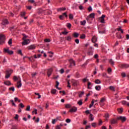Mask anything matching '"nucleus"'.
<instances>
[{"instance_id": "nucleus-1", "label": "nucleus", "mask_w": 129, "mask_h": 129, "mask_svg": "<svg viewBox=\"0 0 129 129\" xmlns=\"http://www.w3.org/2000/svg\"><path fill=\"white\" fill-rule=\"evenodd\" d=\"M6 39V37L4 34H0V45H2L5 43V40Z\"/></svg>"}, {"instance_id": "nucleus-2", "label": "nucleus", "mask_w": 129, "mask_h": 129, "mask_svg": "<svg viewBox=\"0 0 129 129\" xmlns=\"http://www.w3.org/2000/svg\"><path fill=\"white\" fill-rule=\"evenodd\" d=\"M104 18H105V15H102V16L99 18L100 23H102V24L105 23V20H104Z\"/></svg>"}, {"instance_id": "nucleus-3", "label": "nucleus", "mask_w": 129, "mask_h": 129, "mask_svg": "<svg viewBox=\"0 0 129 129\" xmlns=\"http://www.w3.org/2000/svg\"><path fill=\"white\" fill-rule=\"evenodd\" d=\"M5 53H8L9 55H13L14 54V51L13 50H10L9 49H4Z\"/></svg>"}, {"instance_id": "nucleus-4", "label": "nucleus", "mask_w": 129, "mask_h": 129, "mask_svg": "<svg viewBox=\"0 0 129 129\" xmlns=\"http://www.w3.org/2000/svg\"><path fill=\"white\" fill-rule=\"evenodd\" d=\"M117 120H121L123 122L125 121L126 120V118L124 116H119L117 117Z\"/></svg>"}, {"instance_id": "nucleus-5", "label": "nucleus", "mask_w": 129, "mask_h": 129, "mask_svg": "<svg viewBox=\"0 0 129 129\" xmlns=\"http://www.w3.org/2000/svg\"><path fill=\"white\" fill-rule=\"evenodd\" d=\"M24 41L22 42V45H28V44H30V39H26L25 38H23Z\"/></svg>"}, {"instance_id": "nucleus-6", "label": "nucleus", "mask_w": 129, "mask_h": 129, "mask_svg": "<svg viewBox=\"0 0 129 129\" xmlns=\"http://www.w3.org/2000/svg\"><path fill=\"white\" fill-rule=\"evenodd\" d=\"M106 100V99L105 98H102L101 99L100 101V104L101 106H103L104 105V102Z\"/></svg>"}, {"instance_id": "nucleus-7", "label": "nucleus", "mask_w": 129, "mask_h": 129, "mask_svg": "<svg viewBox=\"0 0 129 129\" xmlns=\"http://www.w3.org/2000/svg\"><path fill=\"white\" fill-rule=\"evenodd\" d=\"M10 72H13V71L10 70V71H7V73L5 76V78L6 79H8V78H10V77L11 76V73H10Z\"/></svg>"}, {"instance_id": "nucleus-8", "label": "nucleus", "mask_w": 129, "mask_h": 129, "mask_svg": "<svg viewBox=\"0 0 129 129\" xmlns=\"http://www.w3.org/2000/svg\"><path fill=\"white\" fill-rule=\"evenodd\" d=\"M65 16L66 18H68V16L67 15V13L65 12L62 14V15L59 16L60 20H64V16Z\"/></svg>"}, {"instance_id": "nucleus-9", "label": "nucleus", "mask_w": 129, "mask_h": 129, "mask_svg": "<svg viewBox=\"0 0 129 129\" xmlns=\"http://www.w3.org/2000/svg\"><path fill=\"white\" fill-rule=\"evenodd\" d=\"M72 82L73 86H78V85H79V82H78V81L74 80Z\"/></svg>"}, {"instance_id": "nucleus-10", "label": "nucleus", "mask_w": 129, "mask_h": 129, "mask_svg": "<svg viewBox=\"0 0 129 129\" xmlns=\"http://www.w3.org/2000/svg\"><path fill=\"white\" fill-rule=\"evenodd\" d=\"M77 111V107H73L70 110L69 112H76Z\"/></svg>"}, {"instance_id": "nucleus-11", "label": "nucleus", "mask_w": 129, "mask_h": 129, "mask_svg": "<svg viewBox=\"0 0 129 129\" xmlns=\"http://www.w3.org/2000/svg\"><path fill=\"white\" fill-rule=\"evenodd\" d=\"M35 49H36L35 45H31L28 46V50H35Z\"/></svg>"}, {"instance_id": "nucleus-12", "label": "nucleus", "mask_w": 129, "mask_h": 129, "mask_svg": "<svg viewBox=\"0 0 129 129\" xmlns=\"http://www.w3.org/2000/svg\"><path fill=\"white\" fill-rule=\"evenodd\" d=\"M52 71H53V70L52 69V68H50L48 70L47 75H48V77H49V76H51Z\"/></svg>"}, {"instance_id": "nucleus-13", "label": "nucleus", "mask_w": 129, "mask_h": 129, "mask_svg": "<svg viewBox=\"0 0 129 129\" xmlns=\"http://www.w3.org/2000/svg\"><path fill=\"white\" fill-rule=\"evenodd\" d=\"M17 87L18 88H21L22 87V83L21 82V79L17 82Z\"/></svg>"}, {"instance_id": "nucleus-14", "label": "nucleus", "mask_w": 129, "mask_h": 129, "mask_svg": "<svg viewBox=\"0 0 129 129\" xmlns=\"http://www.w3.org/2000/svg\"><path fill=\"white\" fill-rule=\"evenodd\" d=\"M8 24H9V21H8V20L5 19L3 21L2 25H8Z\"/></svg>"}, {"instance_id": "nucleus-15", "label": "nucleus", "mask_w": 129, "mask_h": 129, "mask_svg": "<svg viewBox=\"0 0 129 129\" xmlns=\"http://www.w3.org/2000/svg\"><path fill=\"white\" fill-rule=\"evenodd\" d=\"M20 79H21V78L20 77H18L16 76H14V77H13V80H14V81H17V80L20 81Z\"/></svg>"}, {"instance_id": "nucleus-16", "label": "nucleus", "mask_w": 129, "mask_h": 129, "mask_svg": "<svg viewBox=\"0 0 129 129\" xmlns=\"http://www.w3.org/2000/svg\"><path fill=\"white\" fill-rule=\"evenodd\" d=\"M92 42L93 43H96V42H97V38L95 36H93L92 39Z\"/></svg>"}, {"instance_id": "nucleus-17", "label": "nucleus", "mask_w": 129, "mask_h": 129, "mask_svg": "<svg viewBox=\"0 0 129 129\" xmlns=\"http://www.w3.org/2000/svg\"><path fill=\"white\" fill-rule=\"evenodd\" d=\"M95 88L96 90H97V91H100V90H101V86H96L95 87Z\"/></svg>"}, {"instance_id": "nucleus-18", "label": "nucleus", "mask_w": 129, "mask_h": 129, "mask_svg": "<svg viewBox=\"0 0 129 129\" xmlns=\"http://www.w3.org/2000/svg\"><path fill=\"white\" fill-rule=\"evenodd\" d=\"M4 84H5V85H8V86H10V85H11L12 83H11V82L10 81H8L4 82Z\"/></svg>"}, {"instance_id": "nucleus-19", "label": "nucleus", "mask_w": 129, "mask_h": 129, "mask_svg": "<svg viewBox=\"0 0 129 129\" xmlns=\"http://www.w3.org/2000/svg\"><path fill=\"white\" fill-rule=\"evenodd\" d=\"M69 61H70V63H71V64L72 65V66H75V61H74V60H73V59H70V60H69Z\"/></svg>"}, {"instance_id": "nucleus-20", "label": "nucleus", "mask_w": 129, "mask_h": 129, "mask_svg": "<svg viewBox=\"0 0 129 129\" xmlns=\"http://www.w3.org/2000/svg\"><path fill=\"white\" fill-rule=\"evenodd\" d=\"M95 83L96 84H100L101 83V81L99 79H96L95 80Z\"/></svg>"}, {"instance_id": "nucleus-21", "label": "nucleus", "mask_w": 129, "mask_h": 129, "mask_svg": "<svg viewBox=\"0 0 129 129\" xmlns=\"http://www.w3.org/2000/svg\"><path fill=\"white\" fill-rule=\"evenodd\" d=\"M117 110L119 113H122V112L123 111V108H118Z\"/></svg>"}, {"instance_id": "nucleus-22", "label": "nucleus", "mask_w": 129, "mask_h": 129, "mask_svg": "<svg viewBox=\"0 0 129 129\" xmlns=\"http://www.w3.org/2000/svg\"><path fill=\"white\" fill-rule=\"evenodd\" d=\"M66 10V8H60L57 9V12H63V11H65Z\"/></svg>"}, {"instance_id": "nucleus-23", "label": "nucleus", "mask_w": 129, "mask_h": 129, "mask_svg": "<svg viewBox=\"0 0 129 129\" xmlns=\"http://www.w3.org/2000/svg\"><path fill=\"white\" fill-rule=\"evenodd\" d=\"M56 92H57L56 89H53L51 90V93L52 94H56Z\"/></svg>"}, {"instance_id": "nucleus-24", "label": "nucleus", "mask_w": 129, "mask_h": 129, "mask_svg": "<svg viewBox=\"0 0 129 129\" xmlns=\"http://www.w3.org/2000/svg\"><path fill=\"white\" fill-rule=\"evenodd\" d=\"M88 55L89 56H92V55H93V50H89L88 52Z\"/></svg>"}, {"instance_id": "nucleus-25", "label": "nucleus", "mask_w": 129, "mask_h": 129, "mask_svg": "<svg viewBox=\"0 0 129 129\" xmlns=\"http://www.w3.org/2000/svg\"><path fill=\"white\" fill-rule=\"evenodd\" d=\"M109 63H110V64L112 66L114 65V61H113V60H112V59H110L109 60Z\"/></svg>"}, {"instance_id": "nucleus-26", "label": "nucleus", "mask_w": 129, "mask_h": 129, "mask_svg": "<svg viewBox=\"0 0 129 129\" xmlns=\"http://www.w3.org/2000/svg\"><path fill=\"white\" fill-rule=\"evenodd\" d=\"M122 68H128L129 64H124L121 65Z\"/></svg>"}, {"instance_id": "nucleus-27", "label": "nucleus", "mask_w": 129, "mask_h": 129, "mask_svg": "<svg viewBox=\"0 0 129 129\" xmlns=\"http://www.w3.org/2000/svg\"><path fill=\"white\" fill-rule=\"evenodd\" d=\"M102 76L103 77H106V78H109L108 76H107V74L106 73H103L102 74Z\"/></svg>"}, {"instance_id": "nucleus-28", "label": "nucleus", "mask_w": 129, "mask_h": 129, "mask_svg": "<svg viewBox=\"0 0 129 129\" xmlns=\"http://www.w3.org/2000/svg\"><path fill=\"white\" fill-rule=\"evenodd\" d=\"M80 23L82 26H85V24H86V21L83 20V21H81Z\"/></svg>"}, {"instance_id": "nucleus-29", "label": "nucleus", "mask_w": 129, "mask_h": 129, "mask_svg": "<svg viewBox=\"0 0 129 129\" xmlns=\"http://www.w3.org/2000/svg\"><path fill=\"white\" fill-rule=\"evenodd\" d=\"M109 89L110 90H112V91H115V88H114V87L112 86H110L109 87Z\"/></svg>"}, {"instance_id": "nucleus-30", "label": "nucleus", "mask_w": 129, "mask_h": 129, "mask_svg": "<svg viewBox=\"0 0 129 129\" xmlns=\"http://www.w3.org/2000/svg\"><path fill=\"white\" fill-rule=\"evenodd\" d=\"M95 16V15L94 14V13H92L89 15V18H91L92 19H93Z\"/></svg>"}, {"instance_id": "nucleus-31", "label": "nucleus", "mask_w": 129, "mask_h": 129, "mask_svg": "<svg viewBox=\"0 0 129 129\" xmlns=\"http://www.w3.org/2000/svg\"><path fill=\"white\" fill-rule=\"evenodd\" d=\"M111 124H114V123H116V120L112 119L111 120Z\"/></svg>"}, {"instance_id": "nucleus-32", "label": "nucleus", "mask_w": 129, "mask_h": 129, "mask_svg": "<svg viewBox=\"0 0 129 129\" xmlns=\"http://www.w3.org/2000/svg\"><path fill=\"white\" fill-rule=\"evenodd\" d=\"M79 36V34L77 33V32H75L74 34V37L75 38H78Z\"/></svg>"}, {"instance_id": "nucleus-33", "label": "nucleus", "mask_w": 129, "mask_h": 129, "mask_svg": "<svg viewBox=\"0 0 129 129\" xmlns=\"http://www.w3.org/2000/svg\"><path fill=\"white\" fill-rule=\"evenodd\" d=\"M90 118L92 121L94 120V118L93 117V115L92 114H90Z\"/></svg>"}, {"instance_id": "nucleus-34", "label": "nucleus", "mask_w": 129, "mask_h": 129, "mask_svg": "<svg viewBox=\"0 0 129 129\" xmlns=\"http://www.w3.org/2000/svg\"><path fill=\"white\" fill-rule=\"evenodd\" d=\"M66 108H71V104H67L65 105Z\"/></svg>"}, {"instance_id": "nucleus-35", "label": "nucleus", "mask_w": 129, "mask_h": 129, "mask_svg": "<svg viewBox=\"0 0 129 129\" xmlns=\"http://www.w3.org/2000/svg\"><path fill=\"white\" fill-rule=\"evenodd\" d=\"M66 40L69 41H71V40L72 39V38H71V36H68V37H66Z\"/></svg>"}, {"instance_id": "nucleus-36", "label": "nucleus", "mask_w": 129, "mask_h": 129, "mask_svg": "<svg viewBox=\"0 0 129 129\" xmlns=\"http://www.w3.org/2000/svg\"><path fill=\"white\" fill-rule=\"evenodd\" d=\"M17 53L18 54L21 55V56H23V53L22 52V50L21 49L18 50L17 51Z\"/></svg>"}, {"instance_id": "nucleus-37", "label": "nucleus", "mask_w": 129, "mask_h": 129, "mask_svg": "<svg viewBox=\"0 0 129 129\" xmlns=\"http://www.w3.org/2000/svg\"><path fill=\"white\" fill-rule=\"evenodd\" d=\"M69 17L70 20H73V15H72V14H69Z\"/></svg>"}, {"instance_id": "nucleus-38", "label": "nucleus", "mask_w": 129, "mask_h": 129, "mask_svg": "<svg viewBox=\"0 0 129 129\" xmlns=\"http://www.w3.org/2000/svg\"><path fill=\"white\" fill-rule=\"evenodd\" d=\"M121 76L123 78H124L125 76H126V75L125 74V73L122 72L121 73Z\"/></svg>"}, {"instance_id": "nucleus-39", "label": "nucleus", "mask_w": 129, "mask_h": 129, "mask_svg": "<svg viewBox=\"0 0 129 129\" xmlns=\"http://www.w3.org/2000/svg\"><path fill=\"white\" fill-rule=\"evenodd\" d=\"M93 104H94V101L92 100L91 104H90V106H89L90 108H91V107H92L93 106Z\"/></svg>"}, {"instance_id": "nucleus-40", "label": "nucleus", "mask_w": 129, "mask_h": 129, "mask_svg": "<svg viewBox=\"0 0 129 129\" xmlns=\"http://www.w3.org/2000/svg\"><path fill=\"white\" fill-rule=\"evenodd\" d=\"M9 45H12L13 44V39H10L8 41Z\"/></svg>"}, {"instance_id": "nucleus-41", "label": "nucleus", "mask_w": 129, "mask_h": 129, "mask_svg": "<svg viewBox=\"0 0 129 129\" xmlns=\"http://www.w3.org/2000/svg\"><path fill=\"white\" fill-rule=\"evenodd\" d=\"M84 95V92H81V93L79 94V97H82Z\"/></svg>"}, {"instance_id": "nucleus-42", "label": "nucleus", "mask_w": 129, "mask_h": 129, "mask_svg": "<svg viewBox=\"0 0 129 129\" xmlns=\"http://www.w3.org/2000/svg\"><path fill=\"white\" fill-rule=\"evenodd\" d=\"M32 112L35 114H38V109H35L34 110L32 111Z\"/></svg>"}, {"instance_id": "nucleus-43", "label": "nucleus", "mask_w": 129, "mask_h": 129, "mask_svg": "<svg viewBox=\"0 0 129 129\" xmlns=\"http://www.w3.org/2000/svg\"><path fill=\"white\" fill-rule=\"evenodd\" d=\"M35 94L36 95H38V99H39V98H41V95H40V94H39V93H35Z\"/></svg>"}, {"instance_id": "nucleus-44", "label": "nucleus", "mask_w": 129, "mask_h": 129, "mask_svg": "<svg viewBox=\"0 0 129 129\" xmlns=\"http://www.w3.org/2000/svg\"><path fill=\"white\" fill-rule=\"evenodd\" d=\"M44 42H45V43H49L51 42V40H50V39H44Z\"/></svg>"}, {"instance_id": "nucleus-45", "label": "nucleus", "mask_w": 129, "mask_h": 129, "mask_svg": "<svg viewBox=\"0 0 129 129\" xmlns=\"http://www.w3.org/2000/svg\"><path fill=\"white\" fill-rule=\"evenodd\" d=\"M59 72H60V74H63V73H64V72H65V71L63 69H61L59 71Z\"/></svg>"}, {"instance_id": "nucleus-46", "label": "nucleus", "mask_w": 129, "mask_h": 129, "mask_svg": "<svg viewBox=\"0 0 129 129\" xmlns=\"http://www.w3.org/2000/svg\"><path fill=\"white\" fill-rule=\"evenodd\" d=\"M30 109H31V106H30V105L27 106L26 110L27 111H30Z\"/></svg>"}, {"instance_id": "nucleus-47", "label": "nucleus", "mask_w": 129, "mask_h": 129, "mask_svg": "<svg viewBox=\"0 0 129 129\" xmlns=\"http://www.w3.org/2000/svg\"><path fill=\"white\" fill-rule=\"evenodd\" d=\"M82 103V100H80L78 102V104H79V105H81Z\"/></svg>"}, {"instance_id": "nucleus-48", "label": "nucleus", "mask_w": 129, "mask_h": 129, "mask_svg": "<svg viewBox=\"0 0 129 129\" xmlns=\"http://www.w3.org/2000/svg\"><path fill=\"white\" fill-rule=\"evenodd\" d=\"M85 37H86L85 34H82L80 36L81 39H85Z\"/></svg>"}, {"instance_id": "nucleus-49", "label": "nucleus", "mask_w": 129, "mask_h": 129, "mask_svg": "<svg viewBox=\"0 0 129 129\" xmlns=\"http://www.w3.org/2000/svg\"><path fill=\"white\" fill-rule=\"evenodd\" d=\"M66 122H67V123H69L71 122V119L68 118L66 119Z\"/></svg>"}, {"instance_id": "nucleus-50", "label": "nucleus", "mask_w": 129, "mask_h": 129, "mask_svg": "<svg viewBox=\"0 0 129 129\" xmlns=\"http://www.w3.org/2000/svg\"><path fill=\"white\" fill-rule=\"evenodd\" d=\"M19 106L21 107V108H24V107H25V105L22 103L19 104Z\"/></svg>"}, {"instance_id": "nucleus-51", "label": "nucleus", "mask_w": 129, "mask_h": 129, "mask_svg": "<svg viewBox=\"0 0 129 129\" xmlns=\"http://www.w3.org/2000/svg\"><path fill=\"white\" fill-rule=\"evenodd\" d=\"M56 85L55 86L56 88H58V86H59L60 83L56 81Z\"/></svg>"}, {"instance_id": "nucleus-52", "label": "nucleus", "mask_w": 129, "mask_h": 129, "mask_svg": "<svg viewBox=\"0 0 129 129\" xmlns=\"http://www.w3.org/2000/svg\"><path fill=\"white\" fill-rule=\"evenodd\" d=\"M9 90H12L14 92V91H15V87H12L9 88Z\"/></svg>"}, {"instance_id": "nucleus-53", "label": "nucleus", "mask_w": 129, "mask_h": 129, "mask_svg": "<svg viewBox=\"0 0 129 129\" xmlns=\"http://www.w3.org/2000/svg\"><path fill=\"white\" fill-rule=\"evenodd\" d=\"M99 34H104L105 33V30L104 31H99Z\"/></svg>"}, {"instance_id": "nucleus-54", "label": "nucleus", "mask_w": 129, "mask_h": 129, "mask_svg": "<svg viewBox=\"0 0 129 129\" xmlns=\"http://www.w3.org/2000/svg\"><path fill=\"white\" fill-rule=\"evenodd\" d=\"M88 10L89 12H92V8L91 7V6H90L88 8Z\"/></svg>"}, {"instance_id": "nucleus-55", "label": "nucleus", "mask_w": 129, "mask_h": 129, "mask_svg": "<svg viewBox=\"0 0 129 129\" xmlns=\"http://www.w3.org/2000/svg\"><path fill=\"white\" fill-rule=\"evenodd\" d=\"M25 15H26V12H21V17H24V16H25Z\"/></svg>"}, {"instance_id": "nucleus-56", "label": "nucleus", "mask_w": 129, "mask_h": 129, "mask_svg": "<svg viewBox=\"0 0 129 129\" xmlns=\"http://www.w3.org/2000/svg\"><path fill=\"white\" fill-rule=\"evenodd\" d=\"M55 129H61V126L59 125H57L56 126H55Z\"/></svg>"}, {"instance_id": "nucleus-57", "label": "nucleus", "mask_w": 129, "mask_h": 129, "mask_svg": "<svg viewBox=\"0 0 129 129\" xmlns=\"http://www.w3.org/2000/svg\"><path fill=\"white\" fill-rule=\"evenodd\" d=\"M29 60H30V61H33L34 57H33V56H31L30 57H28Z\"/></svg>"}, {"instance_id": "nucleus-58", "label": "nucleus", "mask_w": 129, "mask_h": 129, "mask_svg": "<svg viewBox=\"0 0 129 129\" xmlns=\"http://www.w3.org/2000/svg\"><path fill=\"white\" fill-rule=\"evenodd\" d=\"M107 71H108V73H110L112 71L111 68H109L107 70Z\"/></svg>"}, {"instance_id": "nucleus-59", "label": "nucleus", "mask_w": 129, "mask_h": 129, "mask_svg": "<svg viewBox=\"0 0 129 129\" xmlns=\"http://www.w3.org/2000/svg\"><path fill=\"white\" fill-rule=\"evenodd\" d=\"M105 118H108V117H109V115L107 113L105 114Z\"/></svg>"}, {"instance_id": "nucleus-60", "label": "nucleus", "mask_w": 129, "mask_h": 129, "mask_svg": "<svg viewBox=\"0 0 129 129\" xmlns=\"http://www.w3.org/2000/svg\"><path fill=\"white\" fill-rule=\"evenodd\" d=\"M36 75H37V73H33L32 74V77H35V76H36Z\"/></svg>"}, {"instance_id": "nucleus-61", "label": "nucleus", "mask_w": 129, "mask_h": 129, "mask_svg": "<svg viewBox=\"0 0 129 129\" xmlns=\"http://www.w3.org/2000/svg\"><path fill=\"white\" fill-rule=\"evenodd\" d=\"M61 118V116H58L56 117V118L55 119V120H61V119H60Z\"/></svg>"}, {"instance_id": "nucleus-62", "label": "nucleus", "mask_w": 129, "mask_h": 129, "mask_svg": "<svg viewBox=\"0 0 129 129\" xmlns=\"http://www.w3.org/2000/svg\"><path fill=\"white\" fill-rule=\"evenodd\" d=\"M122 104H123V105H125V104H126V101H123L121 102Z\"/></svg>"}, {"instance_id": "nucleus-63", "label": "nucleus", "mask_w": 129, "mask_h": 129, "mask_svg": "<svg viewBox=\"0 0 129 129\" xmlns=\"http://www.w3.org/2000/svg\"><path fill=\"white\" fill-rule=\"evenodd\" d=\"M75 42H76L77 44H79V39H76Z\"/></svg>"}, {"instance_id": "nucleus-64", "label": "nucleus", "mask_w": 129, "mask_h": 129, "mask_svg": "<svg viewBox=\"0 0 129 129\" xmlns=\"http://www.w3.org/2000/svg\"><path fill=\"white\" fill-rule=\"evenodd\" d=\"M12 129H17V126L16 125L12 126Z\"/></svg>"}]
</instances>
